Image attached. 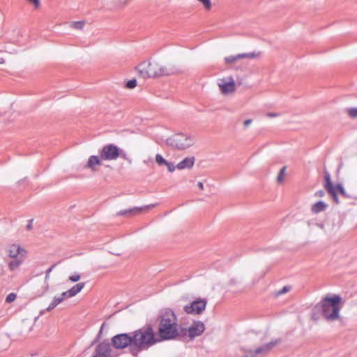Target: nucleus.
Wrapping results in <instances>:
<instances>
[{
    "label": "nucleus",
    "mask_w": 357,
    "mask_h": 357,
    "mask_svg": "<svg viewBox=\"0 0 357 357\" xmlns=\"http://www.w3.org/2000/svg\"><path fill=\"white\" fill-rule=\"evenodd\" d=\"M131 334L132 344L130 348V354L134 357H139L142 351L149 349L160 341L156 337L151 325L136 330Z\"/></svg>",
    "instance_id": "f257e3e1"
},
{
    "label": "nucleus",
    "mask_w": 357,
    "mask_h": 357,
    "mask_svg": "<svg viewBox=\"0 0 357 357\" xmlns=\"http://www.w3.org/2000/svg\"><path fill=\"white\" fill-rule=\"evenodd\" d=\"M342 307V298L337 295L326 296L320 303L317 305L312 314V318L317 320L319 318L318 313L321 312L323 317L328 321H334L339 319V312Z\"/></svg>",
    "instance_id": "f03ea898"
},
{
    "label": "nucleus",
    "mask_w": 357,
    "mask_h": 357,
    "mask_svg": "<svg viewBox=\"0 0 357 357\" xmlns=\"http://www.w3.org/2000/svg\"><path fill=\"white\" fill-rule=\"evenodd\" d=\"M137 70L139 75L144 79L160 76H169L181 72L180 68L176 65L162 66L157 62L142 63L137 67Z\"/></svg>",
    "instance_id": "7ed1b4c3"
},
{
    "label": "nucleus",
    "mask_w": 357,
    "mask_h": 357,
    "mask_svg": "<svg viewBox=\"0 0 357 357\" xmlns=\"http://www.w3.org/2000/svg\"><path fill=\"white\" fill-rule=\"evenodd\" d=\"M195 143L194 137L183 133H177L166 139L167 146L177 149H185Z\"/></svg>",
    "instance_id": "20e7f679"
},
{
    "label": "nucleus",
    "mask_w": 357,
    "mask_h": 357,
    "mask_svg": "<svg viewBox=\"0 0 357 357\" xmlns=\"http://www.w3.org/2000/svg\"><path fill=\"white\" fill-rule=\"evenodd\" d=\"M177 324H159V340H167L175 338L178 335Z\"/></svg>",
    "instance_id": "39448f33"
},
{
    "label": "nucleus",
    "mask_w": 357,
    "mask_h": 357,
    "mask_svg": "<svg viewBox=\"0 0 357 357\" xmlns=\"http://www.w3.org/2000/svg\"><path fill=\"white\" fill-rule=\"evenodd\" d=\"M112 344L116 349H121L128 347L129 352L130 353V348L132 344V334L130 333H120L114 335L112 338Z\"/></svg>",
    "instance_id": "423d86ee"
},
{
    "label": "nucleus",
    "mask_w": 357,
    "mask_h": 357,
    "mask_svg": "<svg viewBox=\"0 0 357 357\" xmlns=\"http://www.w3.org/2000/svg\"><path fill=\"white\" fill-rule=\"evenodd\" d=\"M324 186L325 189L328 191L329 194L333 196V198L336 204H337V195L341 194L344 195L345 192L344 188L340 184H337L334 185L332 183L331 180L330 174L328 173H325L324 174Z\"/></svg>",
    "instance_id": "0eeeda50"
},
{
    "label": "nucleus",
    "mask_w": 357,
    "mask_h": 357,
    "mask_svg": "<svg viewBox=\"0 0 357 357\" xmlns=\"http://www.w3.org/2000/svg\"><path fill=\"white\" fill-rule=\"evenodd\" d=\"M100 155L103 160H115L119 157V149L113 144H107L102 147Z\"/></svg>",
    "instance_id": "6e6552de"
},
{
    "label": "nucleus",
    "mask_w": 357,
    "mask_h": 357,
    "mask_svg": "<svg viewBox=\"0 0 357 357\" xmlns=\"http://www.w3.org/2000/svg\"><path fill=\"white\" fill-rule=\"evenodd\" d=\"M280 342V341L279 340H274L256 349L249 350L248 351V356L250 357H259L265 356L269 351H271L274 347L278 344Z\"/></svg>",
    "instance_id": "1a4fd4ad"
},
{
    "label": "nucleus",
    "mask_w": 357,
    "mask_h": 357,
    "mask_svg": "<svg viewBox=\"0 0 357 357\" xmlns=\"http://www.w3.org/2000/svg\"><path fill=\"white\" fill-rule=\"evenodd\" d=\"M205 330V325L200 321H193L188 329L183 330V334L188 336L191 340L201 335Z\"/></svg>",
    "instance_id": "9d476101"
},
{
    "label": "nucleus",
    "mask_w": 357,
    "mask_h": 357,
    "mask_svg": "<svg viewBox=\"0 0 357 357\" xmlns=\"http://www.w3.org/2000/svg\"><path fill=\"white\" fill-rule=\"evenodd\" d=\"M206 301L199 298L192 301L190 305L184 307V310L187 314H200L206 308Z\"/></svg>",
    "instance_id": "9b49d317"
},
{
    "label": "nucleus",
    "mask_w": 357,
    "mask_h": 357,
    "mask_svg": "<svg viewBox=\"0 0 357 357\" xmlns=\"http://www.w3.org/2000/svg\"><path fill=\"white\" fill-rule=\"evenodd\" d=\"M93 357H114L112 349L107 340H103L96 348Z\"/></svg>",
    "instance_id": "f8f14e48"
},
{
    "label": "nucleus",
    "mask_w": 357,
    "mask_h": 357,
    "mask_svg": "<svg viewBox=\"0 0 357 357\" xmlns=\"http://www.w3.org/2000/svg\"><path fill=\"white\" fill-rule=\"evenodd\" d=\"M158 319L159 324H177V319L173 311L165 309L160 312Z\"/></svg>",
    "instance_id": "ddd939ff"
},
{
    "label": "nucleus",
    "mask_w": 357,
    "mask_h": 357,
    "mask_svg": "<svg viewBox=\"0 0 357 357\" xmlns=\"http://www.w3.org/2000/svg\"><path fill=\"white\" fill-rule=\"evenodd\" d=\"M259 53L251 52V53H244V54H238L234 56H229L225 57V63L228 65H232L236 63L239 60L243 59H255L259 56Z\"/></svg>",
    "instance_id": "4468645a"
},
{
    "label": "nucleus",
    "mask_w": 357,
    "mask_h": 357,
    "mask_svg": "<svg viewBox=\"0 0 357 357\" xmlns=\"http://www.w3.org/2000/svg\"><path fill=\"white\" fill-rule=\"evenodd\" d=\"M6 252L8 256L11 258H17L18 255H20V257H24L26 254V251L24 249L15 244H13L9 246Z\"/></svg>",
    "instance_id": "2eb2a0df"
},
{
    "label": "nucleus",
    "mask_w": 357,
    "mask_h": 357,
    "mask_svg": "<svg viewBox=\"0 0 357 357\" xmlns=\"http://www.w3.org/2000/svg\"><path fill=\"white\" fill-rule=\"evenodd\" d=\"M156 204L146 205L144 207H134L132 208L122 210L117 213V215H127L132 216L133 215L141 213L144 209H148L155 206Z\"/></svg>",
    "instance_id": "dca6fc26"
},
{
    "label": "nucleus",
    "mask_w": 357,
    "mask_h": 357,
    "mask_svg": "<svg viewBox=\"0 0 357 357\" xmlns=\"http://www.w3.org/2000/svg\"><path fill=\"white\" fill-rule=\"evenodd\" d=\"M237 84L233 77H229L225 81V95L234 94L236 90Z\"/></svg>",
    "instance_id": "f3484780"
},
{
    "label": "nucleus",
    "mask_w": 357,
    "mask_h": 357,
    "mask_svg": "<svg viewBox=\"0 0 357 357\" xmlns=\"http://www.w3.org/2000/svg\"><path fill=\"white\" fill-rule=\"evenodd\" d=\"M195 157H187L176 165L178 169H191L195 164Z\"/></svg>",
    "instance_id": "a211bd4d"
},
{
    "label": "nucleus",
    "mask_w": 357,
    "mask_h": 357,
    "mask_svg": "<svg viewBox=\"0 0 357 357\" xmlns=\"http://www.w3.org/2000/svg\"><path fill=\"white\" fill-rule=\"evenodd\" d=\"M101 160H102L100 157L96 155H91L89 157L88 162L85 166V167L91 169V170H96V165H99L101 164Z\"/></svg>",
    "instance_id": "6ab92c4d"
},
{
    "label": "nucleus",
    "mask_w": 357,
    "mask_h": 357,
    "mask_svg": "<svg viewBox=\"0 0 357 357\" xmlns=\"http://www.w3.org/2000/svg\"><path fill=\"white\" fill-rule=\"evenodd\" d=\"M328 204L322 201L317 202L312 205L311 211L313 213L317 214L324 211L328 208Z\"/></svg>",
    "instance_id": "aec40b11"
},
{
    "label": "nucleus",
    "mask_w": 357,
    "mask_h": 357,
    "mask_svg": "<svg viewBox=\"0 0 357 357\" xmlns=\"http://www.w3.org/2000/svg\"><path fill=\"white\" fill-rule=\"evenodd\" d=\"M63 301V298L55 296L52 303L50 304V305L46 308V310H42L40 311L39 315L43 316L45 314V311L50 312L55 307L57 306V305H59Z\"/></svg>",
    "instance_id": "412c9836"
},
{
    "label": "nucleus",
    "mask_w": 357,
    "mask_h": 357,
    "mask_svg": "<svg viewBox=\"0 0 357 357\" xmlns=\"http://www.w3.org/2000/svg\"><path fill=\"white\" fill-rule=\"evenodd\" d=\"M85 284L84 282L77 283L75 285H74L71 289L68 290V293L70 295V296H75L76 294H77L79 292L82 291V289L84 288Z\"/></svg>",
    "instance_id": "4be33fe9"
},
{
    "label": "nucleus",
    "mask_w": 357,
    "mask_h": 357,
    "mask_svg": "<svg viewBox=\"0 0 357 357\" xmlns=\"http://www.w3.org/2000/svg\"><path fill=\"white\" fill-rule=\"evenodd\" d=\"M23 257H20V258H15L16 259L12 260L8 263V268L10 271H14L23 262Z\"/></svg>",
    "instance_id": "5701e85b"
},
{
    "label": "nucleus",
    "mask_w": 357,
    "mask_h": 357,
    "mask_svg": "<svg viewBox=\"0 0 357 357\" xmlns=\"http://www.w3.org/2000/svg\"><path fill=\"white\" fill-rule=\"evenodd\" d=\"M56 266V264H52L45 272V291H47L49 289V283L48 280L50 279V274H51V272L52 270L55 268Z\"/></svg>",
    "instance_id": "b1692460"
},
{
    "label": "nucleus",
    "mask_w": 357,
    "mask_h": 357,
    "mask_svg": "<svg viewBox=\"0 0 357 357\" xmlns=\"http://www.w3.org/2000/svg\"><path fill=\"white\" fill-rule=\"evenodd\" d=\"M286 169H287V167H283L280 169V172H279V174H278V175L277 176V181H278V183L281 184V183H284V178H285V174H286Z\"/></svg>",
    "instance_id": "393cba45"
},
{
    "label": "nucleus",
    "mask_w": 357,
    "mask_h": 357,
    "mask_svg": "<svg viewBox=\"0 0 357 357\" xmlns=\"http://www.w3.org/2000/svg\"><path fill=\"white\" fill-rule=\"evenodd\" d=\"M155 162L158 164V166H163L167 164L169 161L166 160L162 155L157 153L155 155Z\"/></svg>",
    "instance_id": "a878e982"
},
{
    "label": "nucleus",
    "mask_w": 357,
    "mask_h": 357,
    "mask_svg": "<svg viewBox=\"0 0 357 357\" xmlns=\"http://www.w3.org/2000/svg\"><path fill=\"white\" fill-rule=\"evenodd\" d=\"M84 21L73 22H71L70 27L75 29L82 30L84 28Z\"/></svg>",
    "instance_id": "bb28decb"
},
{
    "label": "nucleus",
    "mask_w": 357,
    "mask_h": 357,
    "mask_svg": "<svg viewBox=\"0 0 357 357\" xmlns=\"http://www.w3.org/2000/svg\"><path fill=\"white\" fill-rule=\"evenodd\" d=\"M347 113L351 119L357 118V107L347 109Z\"/></svg>",
    "instance_id": "cd10ccee"
},
{
    "label": "nucleus",
    "mask_w": 357,
    "mask_h": 357,
    "mask_svg": "<svg viewBox=\"0 0 357 357\" xmlns=\"http://www.w3.org/2000/svg\"><path fill=\"white\" fill-rule=\"evenodd\" d=\"M137 86V80L135 79L128 81L126 84V86L128 89H134Z\"/></svg>",
    "instance_id": "c85d7f7f"
},
{
    "label": "nucleus",
    "mask_w": 357,
    "mask_h": 357,
    "mask_svg": "<svg viewBox=\"0 0 357 357\" xmlns=\"http://www.w3.org/2000/svg\"><path fill=\"white\" fill-rule=\"evenodd\" d=\"M80 275L79 273H75L73 275L69 276V280L72 282H76L80 280Z\"/></svg>",
    "instance_id": "c756f323"
},
{
    "label": "nucleus",
    "mask_w": 357,
    "mask_h": 357,
    "mask_svg": "<svg viewBox=\"0 0 357 357\" xmlns=\"http://www.w3.org/2000/svg\"><path fill=\"white\" fill-rule=\"evenodd\" d=\"M16 298V294L15 293H10L7 296H6V303H12L13 301H14Z\"/></svg>",
    "instance_id": "7c9ffc66"
},
{
    "label": "nucleus",
    "mask_w": 357,
    "mask_h": 357,
    "mask_svg": "<svg viewBox=\"0 0 357 357\" xmlns=\"http://www.w3.org/2000/svg\"><path fill=\"white\" fill-rule=\"evenodd\" d=\"M200 3H202L204 8L206 10H209L211 7V0H198Z\"/></svg>",
    "instance_id": "2f4dec72"
},
{
    "label": "nucleus",
    "mask_w": 357,
    "mask_h": 357,
    "mask_svg": "<svg viewBox=\"0 0 357 357\" xmlns=\"http://www.w3.org/2000/svg\"><path fill=\"white\" fill-rule=\"evenodd\" d=\"M166 167H167L168 171L169 172H173L176 168V166H175L174 163L172 162H168L167 164L166 165Z\"/></svg>",
    "instance_id": "473e14b6"
},
{
    "label": "nucleus",
    "mask_w": 357,
    "mask_h": 357,
    "mask_svg": "<svg viewBox=\"0 0 357 357\" xmlns=\"http://www.w3.org/2000/svg\"><path fill=\"white\" fill-rule=\"evenodd\" d=\"M119 157L128 160L129 162H131V160L128 158L127 154L122 150L119 149Z\"/></svg>",
    "instance_id": "72a5a7b5"
},
{
    "label": "nucleus",
    "mask_w": 357,
    "mask_h": 357,
    "mask_svg": "<svg viewBox=\"0 0 357 357\" xmlns=\"http://www.w3.org/2000/svg\"><path fill=\"white\" fill-rule=\"evenodd\" d=\"M31 3H33L35 8H38L40 7V0H29Z\"/></svg>",
    "instance_id": "f704fd0d"
},
{
    "label": "nucleus",
    "mask_w": 357,
    "mask_h": 357,
    "mask_svg": "<svg viewBox=\"0 0 357 357\" xmlns=\"http://www.w3.org/2000/svg\"><path fill=\"white\" fill-rule=\"evenodd\" d=\"M105 323H103V324H102V326H101V327H100V331H99V333H98V336H97V337L96 338V340H94V342H98V340L100 338V336H101L102 333L103 327L105 326Z\"/></svg>",
    "instance_id": "c9c22d12"
},
{
    "label": "nucleus",
    "mask_w": 357,
    "mask_h": 357,
    "mask_svg": "<svg viewBox=\"0 0 357 357\" xmlns=\"http://www.w3.org/2000/svg\"><path fill=\"white\" fill-rule=\"evenodd\" d=\"M325 195V192L320 190L319 191H317L315 193H314V197H317V198H321V197H323Z\"/></svg>",
    "instance_id": "e433bc0d"
},
{
    "label": "nucleus",
    "mask_w": 357,
    "mask_h": 357,
    "mask_svg": "<svg viewBox=\"0 0 357 357\" xmlns=\"http://www.w3.org/2000/svg\"><path fill=\"white\" fill-rule=\"evenodd\" d=\"M218 85L221 91L223 93V79H218Z\"/></svg>",
    "instance_id": "4c0bfd02"
},
{
    "label": "nucleus",
    "mask_w": 357,
    "mask_h": 357,
    "mask_svg": "<svg viewBox=\"0 0 357 357\" xmlns=\"http://www.w3.org/2000/svg\"><path fill=\"white\" fill-rule=\"evenodd\" d=\"M33 221V219H31V220H29L28 221V224H27V225H26V229H27L28 230H31V229H32Z\"/></svg>",
    "instance_id": "58836bf2"
},
{
    "label": "nucleus",
    "mask_w": 357,
    "mask_h": 357,
    "mask_svg": "<svg viewBox=\"0 0 357 357\" xmlns=\"http://www.w3.org/2000/svg\"><path fill=\"white\" fill-rule=\"evenodd\" d=\"M59 297L63 298V300H64L65 298H70L71 296H70V295L68 293V291H66L65 292H63Z\"/></svg>",
    "instance_id": "ea45409f"
},
{
    "label": "nucleus",
    "mask_w": 357,
    "mask_h": 357,
    "mask_svg": "<svg viewBox=\"0 0 357 357\" xmlns=\"http://www.w3.org/2000/svg\"><path fill=\"white\" fill-rule=\"evenodd\" d=\"M252 123V119H247L244 121V126L248 127Z\"/></svg>",
    "instance_id": "a19ab883"
},
{
    "label": "nucleus",
    "mask_w": 357,
    "mask_h": 357,
    "mask_svg": "<svg viewBox=\"0 0 357 357\" xmlns=\"http://www.w3.org/2000/svg\"><path fill=\"white\" fill-rule=\"evenodd\" d=\"M267 116H268V117L273 118V117H276V116H278V114H276V113H268V114H267Z\"/></svg>",
    "instance_id": "79ce46f5"
},
{
    "label": "nucleus",
    "mask_w": 357,
    "mask_h": 357,
    "mask_svg": "<svg viewBox=\"0 0 357 357\" xmlns=\"http://www.w3.org/2000/svg\"><path fill=\"white\" fill-rule=\"evenodd\" d=\"M197 185H198L199 188L201 190H203V189H204V184H203V183H202V182H201V181L198 182V184H197Z\"/></svg>",
    "instance_id": "37998d69"
},
{
    "label": "nucleus",
    "mask_w": 357,
    "mask_h": 357,
    "mask_svg": "<svg viewBox=\"0 0 357 357\" xmlns=\"http://www.w3.org/2000/svg\"><path fill=\"white\" fill-rule=\"evenodd\" d=\"M4 62V59L3 58L0 59V64Z\"/></svg>",
    "instance_id": "c03bdc74"
},
{
    "label": "nucleus",
    "mask_w": 357,
    "mask_h": 357,
    "mask_svg": "<svg viewBox=\"0 0 357 357\" xmlns=\"http://www.w3.org/2000/svg\"><path fill=\"white\" fill-rule=\"evenodd\" d=\"M46 291H45V290L43 291V292H42V294H44V293H45Z\"/></svg>",
    "instance_id": "a18cd8bd"
},
{
    "label": "nucleus",
    "mask_w": 357,
    "mask_h": 357,
    "mask_svg": "<svg viewBox=\"0 0 357 357\" xmlns=\"http://www.w3.org/2000/svg\"><path fill=\"white\" fill-rule=\"evenodd\" d=\"M92 357H93V356H92Z\"/></svg>",
    "instance_id": "49530a36"
}]
</instances>
